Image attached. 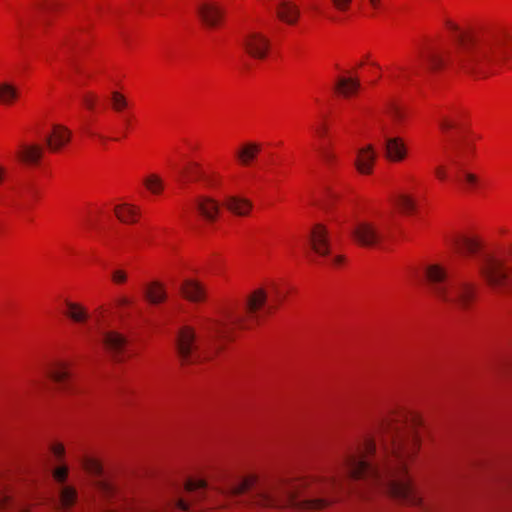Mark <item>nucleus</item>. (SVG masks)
Returning <instances> with one entry per match:
<instances>
[{"label":"nucleus","instance_id":"1","mask_svg":"<svg viewBox=\"0 0 512 512\" xmlns=\"http://www.w3.org/2000/svg\"><path fill=\"white\" fill-rule=\"evenodd\" d=\"M420 425L413 413L391 412L378 420L373 434L345 453L335 475L262 486L252 493L249 505L319 510L340 500L346 490L364 495L362 488L350 486L357 481L376 486L403 503L419 505L421 497L407 475V460L419 448Z\"/></svg>","mask_w":512,"mask_h":512},{"label":"nucleus","instance_id":"2","mask_svg":"<svg viewBox=\"0 0 512 512\" xmlns=\"http://www.w3.org/2000/svg\"><path fill=\"white\" fill-rule=\"evenodd\" d=\"M455 42V52L442 53L433 47L419 51V58L431 71L446 65L476 76H487L506 58L509 36L501 29L465 31L452 21H446Z\"/></svg>","mask_w":512,"mask_h":512},{"label":"nucleus","instance_id":"3","mask_svg":"<svg viewBox=\"0 0 512 512\" xmlns=\"http://www.w3.org/2000/svg\"><path fill=\"white\" fill-rule=\"evenodd\" d=\"M425 277L432 295L438 301L463 309L470 307L476 295V286L464 280L452 279L439 264H430Z\"/></svg>","mask_w":512,"mask_h":512},{"label":"nucleus","instance_id":"4","mask_svg":"<svg viewBox=\"0 0 512 512\" xmlns=\"http://www.w3.org/2000/svg\"><path fill=\"white\" fill-rule=\"evenodd\" d=\"M473 150V141L467 136H460L451 142L450 161L459 172V176L457 177L458 181L462 183L466 189H472L478 184L477 176L464 169L465 160Z\"/></svg>","mask_w":512,"mask_h":512},{"label":"nucleus","instance_id":"5","mask_svg":"<svg viewBox=\"0 0 512 512\" xmlns=\"http://www.w3.org/2000/svg\"><path fill=\"white\" fill-rule=\"evenodd\" d=\"M176 346L183 363H197L209 358V354L200 349L196 331L191 326L185 325L179 329Z\"/></svg>","mask_w":512,"mask_h":512},{"label":"nucleus","instance_id":"6","mask_svg":"<svg viewBox=\"0 0 512 512\" xmlns=\"http://www.w3.org/2000/svg\"><path fill=\"white\" fill-rule=\"evenodd\" d=\"M233 327H247L245 319L242 316L227 313L225 319H207L206 323L202 325V329L206 333L207 338L225 337Z\"/></svg>","mask_w":512,"mask_h":512},{"label":"nucleus","instance_id":"7","mask_svg":"<svg viewBox=\"0 0 512 512\" xmlns=\"http://www.w3.org/2000/svg\"><path fill=\"white\" fill-rule=\"evenodd\" d=\"M52 476L57 484L60 508L63 510H69L77 502L78 493L74 486L66 483L68 467H56L52 472Z\"/></svg>","mask_w":512,"mask_h":512},{"label":"nucleus","instance_id":"8","mask_svg":"<svg viewBox=\"0 0 512 512\" xmlns=\"http://www.w3.org/2000/svg\"><path fill=\"white\" fill-rule=\"evenodd\" d=\"M351 236L356 243L364 247L376 246L383 238L376 224L366 220L355 223L351 229Z\"/></svg>","mask_w":512,"mask_h":512},{"label":"nucleus","instance_id":"9","mask_svg":"<svg viewBox=\"0 0 512 512\" xmlns=\"http://www.w3.org/2000/svg\"><path fill=\"white\" fill-rule=\"evenodd\" d=\"M81 463L88 473L95 477H100L95 480L94 486L102 497L111 498L116 494V490L112 482L109 479L102 477L103 467L97 459L85 456L82 458Z\"/></svg>","mask_w":512,"mask_h":512},{"label":"nucleus","instance_id":"10","mask_svg":"<svg viewBox=\"0 0 512 512\" xmlns=\"http://www.w3.org/2000/svg\"><path fill=\"white\" fill-rule=\"evenodd\" d=\"M241 45L246 52L256 59H264L269 51L270 41L263 34L250 31L243 36Z\"/></svg>","mask_w":512,"mask_h":512},{"label":"nucleus","instance_id":"11","mask_svg":"<svg viewBox=\"0 0 512 512\" xmlns=\"http://www.w3.org/2000/svg\"><path fill=\"white\" fill-rule=\"evenodd\" d=\"M309 242L312 250L319 256H327L330 253L328 230L322 224H316L311 229Z\"/></svg>","mask_w":512,"mask_h":512},{"label":"nucleus","instance_id":"12","mask_svg":"<svg viewBox=\"0 0 512 512\" xmlns=\"http://www.w3.org/2000/svg\"><path fill=\"white\" fill-rule=\"evenodd\" d=\"M384 133H386L384 131ZM384 150L386 158L391 162H401L407 156V147L400 137H393L385 134Z\"/></svg>","mask_w":512,"mask_h":512},{"label":"nucleus","instance_id":"13","mask_svg":"<svg viewBox=\"0 0 512 512\" xmlns=\"http://www.w3.org/2000/svg\"><path fill=\"white\" fill-rule=\"evenodd\" d=\"M194 206L200 215L209 222L215 221L220 211L218 202L208 196L197 197Z\"/></svg>","mask_w":512,"mask_h":512},{"label":"nucleus","instance_id":"14","mask_svg":"<svg viewBox=\"0 0 512 512\" xmlns=\"http://www.w3.org/2000/svg\"><path fill=\"white\" fill-rule=\"evenodd\" d=\"M197 13L208 27L217 26L223 14L219 6L210 2L201 3L197 8Z\"/></svg>","mask_w":512,"mask_h":512},{"label":"nucleus","instance_id":"15","mask_svg":"<svg viewBox=\"0 0 512 512\" xmlns=\"http://www.w3.org/2000/svg\"><path fill=\"white\" fill-rule=\"evenodd\" d=\"M103 343L115 360H122L121 355L126 349L127 341L121 334L114 331L106 332L103 335Z\"/></svg>","mask_w":512,"mask_h":512},{"label":"nucleus","instance_id":"16","mask_svg":"<svg viewBox=\"0 0 512 512\" xmlns=\"http://www.w3.org/2000/svg\"><path fill=\"white\" fill-rule=\"evenodd\" d=\"M223 205L233 214L242 217L247 216L253 207L251 201L236 195L226 196L223 200Z\"/></svg>","mask_w":512,"mask_h":512},{"label":"nucleus","instance_id":"17","mask_svg":"<svg viewBox=\"0 0 512 512\" xmlns=\"http://www.w3.org/2000/svg\"><path fill=\"white\" fill-rule=\"evenodd\" d=\"M70 137L71 133L67 128L56 125L52 133L45 137V142L51 151H58L70 141Z\"/></svg>","mask_w":512,"mask_h":512},{"label":"nucleus","instance_id":"18","mask_svg":"<svg viewBox=\"0 0 512 512\" xmlns=\"http://www.w3.org/2000/svg\"><path fill=\"white\" fill-rule=\"evenodd\" d=\"M376 159V153L372 146H367L359 150L355 166L362 174H370Z\"/></svg>","mask_w":512,"mask_h":512},{"label":"nucleus","instance_id":"19","mask_svg":"<svg viewBox=\"0 0 512 512\" xmlns=\"http://www.w3.org/2000/svg\"><path fill=\"white\" fill-rule=\"evenodd\" d=\"M182 295L192 302H201L205 299V289L203 285L195 280H185L181 285Z\"/></svg>","mask_w":512,"mask_h":512},{"label":"nucleus","instance_id":"20","mask_svg":"<svg viewBox=\"0 0 512 512\" xmlns=\"http://www.w3.org/2000/svg\"><path fill=\"white\" fill-rule=\"evenodd\" d=\"M277 16L287 24L293 25L300 16L298 6L287 0H280L277 6Z\"/></svg>","mask_w":512,"mask_h":512},{"label":"nucleus","instance_id":"21","mask_svg":"<svg viewBox=\"0 0 512 512\" xmlns=\"http://www.w3.org/2000/svg\"><path fill=\"white\" fill-rule=\"evenodd\" d=\"M255 485V479L254 478H245L243 481H241L238 484H230L225 488H221L219 490V493L226 497H235L240 494H243L246 491H249L253 488Z\"/></svg>","mask_w":512,"mask_h":512},{"label":"nucleus","instance_id":"22","mask_svg":"<svg viewBox=\"0 0 512 512\" xmlns=\"http://www.w3.org/2000/svg\"><path fill=\"white\" fill-rule=\"evenodd\" d=\"M266 292L258 289L252 293L247 301V312L251 318H256V312L266 303Z\"/></svg>","mask_w":512,"mask_h":512},{"label":"nucleus","instance_id":"23","mask_svg":"<svg viewBox=\"0 0 512 512\" xmlns=\"http://www.w3.org/2000/svg\"><path fill=\"white\" fill-rule=\"evenodd\" d=\"M43 154V148L37 144L25 145L20 151L21 159L28 164H37Z\"/></svg>","mask_w":512,"mask_h":512},{"label":"nucleus","instance_id":"24","mask_svg":"<svg viewBox=\"0 0 512 512\" xmlns=\"http://www.w3.org/2000/svg\"><path fill=\"white\" fill-rule=\"evenodd\" d=\"M360 87V83L354 78H339L336 83V89L344 97H349L357 92Z\"/></svg>","mask_w":512,"mask_h":512},{"label":"nucleus","instance_id":"25","mask_svg":"<svg viewBox=\"0 0 512 512\" xmlns=\"http://www.w3.org/2000/svg\"><path fill=\"white\" fill-rule=\"evenodd\" d=\"M261 147L259 144L250 142L246 143L242 146V148L237 152V157L240 160L241 164L248 165L251 160H253Z\"/></svg>","mask_w":512,"mask_h":512},{"label":"nucleus","instance_id":"26","mask_svg":"<svg viewBox=\"0 0 512 512\" xmlns=\"http://www.w3.org/2000/svg\"><path fill=\"white\" fill-rule=\"evenodd\" d=\"M117 218L124 223H133L136 221L138 209L129 204H122L115 207Z\"/></svg>","mask_w":512,"mask_h":512},{"label":"nucleus","instance_id":"27","mask_svg":"<svg viewBox=\"0 0 512 512\" xmlns=\"http://www.w3.org/2000/svg\"><path fill=\"white\" fill-rule=\"evenodd\" d=\"M19 96L18 89L7 82L0 84V103L4 105L12 104Z\"/></svg>","mask_w":512,"mask_h":512},{"label":"nucleus","instance_id":"28","mask_svg":"<svg viewBox=\"0 0 512 512\" xmlns=\"http://www.w3.org/2000/svg\"><path fill=\"white\" fill-rule=\"evenodd\" d=\"M145 297L150 303L158 304L165 300L166 294L159 283L153 282L146 288Z\"/></svg>","mask_w":512,"mask_h":512},{"label":"nucleus","instance_id":"29","mask_svg":"<svg viewBox=\"0 0 512 512\" xmlns=\"http://www.w3.org/2000/svg\"><path fill=\"white\" fill-rule=\"evenodd\" d=\"M66 315L75 322L81 323L87 320V311L79 304L73 302L66 303Z\"/></svg>","mask_w":512,"mask_h":512},{"label":"nucleus","instance_id":"30","mask_svg":"<svg viewBox=\"0 0 512 512\" xmlns=\"http://www.w3.org/2000/svg\"><path fill=\"white\" fill-rule=\"evenodd\" d=\"M48 376L59 386H64L69 378V372L64 364H58L48 372Z\"/></svg>","mask_w":512,"mask_h":512},{"label":"nucleus","instance_id":"31","mask_svg":"<svg viewBox=\"0 0 512 512\" xmlns=\"http://www.w3.org/2000/svg\"><path fill=\"white\" fill-rule=\"evenodd\" d=\"M438 123H439L441 130L444 132H448L452 129H459L461 127L459 117L457 115H455V116L442 115L439 117Z\"/></svg>","mask_w":512,"mask_h":512},{"label":"nucleus","instance_id":"32","mask_svg":"<svg viewBox=\"0 0 512 512\" xmlns=\"http://www.w3.org/2000/svg\"><path fill=\"white\" fill-rule=\"evenodd\" d=\"M394 202L403 212H412L415 209L414 199L406 194L398 195Z\"/></svg>","mask_w":512,"mask_h":512},{"label":"nucleus","instance_id":"33","mask_svg":"<svg viewBox=\"0 0 512 512\" xmlns=\"http://www.w3.org/2000/svg\"><path fill=\"white\" fill-rule=\"evenodd\" d=\"M144 184L147 187V189L150 190L154 194L160 193L162 191V189H163V181L156 174L149 175L144 180Z\"/></svg>","mask_w":512,"mask_h":512},{"label":"nucleus","instance_id":"34","mask_svg":"<svg viewBox=\"0 0 512 512\" xmlns=\"http://www.w3.org/2000/svg\"><path fill=\"white\" fill-rule=\"evenodd\" d=\"M122 508L124 512H159L149 505L136 502L124 503Z\"/></svg>","mask_w":512,"mask_h":512},{"label":"nucleus","instance_id":"35","mask_svg":"<svg viewBox=\"0 0 512 512\" xmlns=\"http://www.w3.org/2000/svg\"><path fill=\"white\" fill-rule=\"evenodd\" d=\"M12 507L15 512H29L25 505L21 503H14L10 496L8 495H0V509Z\"/></svg>","mask_w":512,"mask_h":512},{"label":"nucleus","instance_id":"36","mask_svg":"<svg viewBox=\"0 0 512 512\" xmlns=\"http://www.w3.org/2000/svg\"><path fill=\"white\" fill-rule=\"evenodd\" d=\"M206 487H207V482L202 479H197V480L189 479L185 483V489L188 492H194L198 489H205Z\"/></svg>","mask_w":512,"mask_h":512},{"label":"nucleus","instance_id":"37","mask_svg":"<svg viewBox=\"0 0 512 512\" xmlns=\"http://www.w3.org/2000/svg\"><path fill=\"white\" fill-rule=\"evenodd\" d=\"M112 102L113 107L116 111H120L121 109L127 106V101L125 97L118 92L112 93Z\"/></svg>","mask_w":512,"mask_h":512},{"label":"nucleus","instance_id":"38","mask_svg":"<svg viewBox=\"0 0 512 512\" xmlns=\"http://www.w3.org/2000/svg\"><path fill=\"white\" fill-rule=\"evenodd\" d=\"M387 114L395 123H399L404 117V114L401 111V109L395 105H391L388 108Z\"/></svg>","mask_w":512,"mask_h":512},{"label":"nucleus","instance_id":"39","mask_svg":"<svg viewBox=\"0 0 512 512\" xmlns=\"http://www.w3.org/2000/svg\"><path fill=\"white\" fill-rule=\"evenodd\" d=\"M60 6V2L54 0V1H47L42 4V9L46 12H53L58 9Z\"/></svg>","mask_w":512,"mask_h":512},{"label":"nucleus","instance_id":"40","mask_svg":"<svg viewBox=\"0 0 512 512\" xmlns=\"http://www.w3.org/2000/svg\"><path fill=\"white\" fill-rule=\"evenodd\" d=\"M332 2L339 11H346L352 0H332Z\"/></svg>","mask_w":512,"mask_h":512},{"label":"nucleus","instance_id":"41","mask_svg":"<svg viewBox=\"0 0 512 512\" xmlns=\"http://www.w3.org/2000/svg\"><path fill=\"white\" fill-rule=\"evenodd\" d=\"M96 100V96L92 94H86L83 96V103L88 109L94 108Z\"/></svg>","mask_w":512,"mask_h":512},{"label":"nucleus","instance_id":"42","mask_svg":"<svg viewBox=\"0 0 512 512\" xmlns=\"http://www.w3.org/2000/svg\"><path fill=\"white\" fill-rule=\"evenodd\" d=\"M194 173L198 177L205 179V175L202 172L198 171L197 169L194 170V169H190V168H185L180 171V174L183 178H186V177L188 178L190 176V174L192 175Z\"/></svg>","mask_w":512,"mask_h":512},{"label":"nucleus","instance_id":"43","mask_svg":"<svg viewBox=\"0 0 512 512\" xmlns=\"http://www.w3.org/2000/svg\"><path fill=\"white\" fill-rule=\"evenodd\" d=\"M112 279L116 283H123L126 280V274L121 270H116L112 274Z\"/></svg>","mask_w":512,"mask_h":512},{"label":"nucleus","instance_id":"44","mask_svg":"<svg viewBox=\"0 0 512 512\" xmlns=\"http://www.w3.org/2000/svg\"><path fill=\"white\" fill-rule=\"evenodd\" d=\"M52 452L56 458L61 459L65 452L64 446L62 444H55L52 447Z\"/></svg>","mask_w":512,"mask_h":512},{"label":"nucleus","instance_id":"45","mask_svg":"<svg viewBox=\"0 0 512 512\" xmlns=\"http://www.w3.org/2000/svg\"><path fill=\"white\" fill-rule=\"evenodd\" d=\"M435 174L437 176L438 179L440 180H445L446 177H447V173H446V170L443 166H438L435 168Z\"/></svg>","mask_w":512,"mask_h":512},{"label":"nucleus","instance_id":"46","mask_svg":"<svg viewBox=\"0 0 512 512\" xmlns=\"http://www.w3.org/2000/svg\"><path fill=\"white\" fill-rule=\"evenodd\" d=\"M176 507L184 512H187L189 510V504L183 499H178L176 501Z\"/></svg>","mask_w":512,"mask_h":512},{"label":"nucleus","instance_id":"47","mask_svg":"<svg viewBox=\"0 0 512 512\" xmlns=\"http://www.w3.org/2000/svg\"><path fill=\"white\" fill-rule=\"evenodd\" d=\"M321 154H322L323 159H324L327 163L332 162V160L334 159V155H333L332 153H330L329 151H327V150H322V151H321Z\"/></svg>","mask_w":512,"mask_h":512},{"label":"nucleus","instance_id":"48","mask_svg":"<svg viewBox=\"0 0 512 512\" xmlns=\"http://www.w3.org/2000/svg\"><path fill=\"white\" fill-rule=\"evenodd\" d=\"M332 262H333L334 265H340L343 262V257L342 256H335L332 259Z\"/></svg>","mask_w":512,"mask_h":512},{"label":"nucleus","instance_id":"49","mask_svg":"<svg viewBox=\"0 0 512 512\" xmlns=\"http://www.w3.org/2000/svg\"><path fill=\"white\" fill-rule=\"evenodd\" d=\"M369 2L374 9H378L380 7V0H369Z\"/></svg>","mask_w":512,"mask_h":512},{"label":"nucleus","instance_id":"50","mask_svg":"<svg viewBox=\"0 0 512 512\" xmlns=\"http://www.w3.org/2000/svg\"><path fill=\"white\" fill-rule=\"evenodd\" d=\"M325 131H326L325 127H322V128H320V129L318 130V132H319V134H320V135H324Z\"/></svg>","mask_w":512,"mask_h":512},{"label":"nucleus","instance_id":"51","mask_svg":"<svg viewBox=\"0 0 512 512\" xmlns=\"http://www.w3.org/2000/svg\"><path fill=\"white\" fill-rule=\"evenodd\" d=\"M3 175H4V170L0 167V182L3 179Z\"/></svg>","mask_w":512,"mask_h":512},{"label":"nucleus","instance_id":"52","mask_svg":"<svg viewBox=\"0 0 512 512\" xmlns=\"http://www.w3.org/2000/svg\"><path fill=\"white\" fill-rule=\"evenodd\" d=\"M200 498H203V494L200 493L199 495H197V499H200Z\"/></svg>","mask_w":512,"mask_h":512},{"label":"nucleus","instance_id":"53","mask_svg":"<svg viewBox=\"0 0 512 512\" xmlns=\"http://www.w3.org/2000/svg\"><path fill=\"white\" fill-rule=\"evenodd\" d=\"M276 296L280 298V293L278 291H276Z\"/></svg>","mask_w":512,"mask_h":512},{"label":"nucleus","instance_id":"54","mask_svg":"<svg viewBox=\"0 0 512 512\" xmlns=\"http://www.w3.org/2000/svg\"><path fill=\"white\" fill-rule=\"evenodd\" d=\"M105 512H115L114 510L106 509Z\"/></svg>","mask_w":512,"mask_h":512}]
</instances>
